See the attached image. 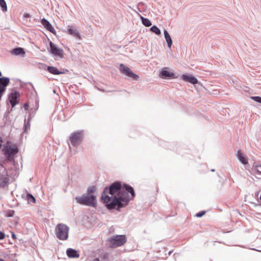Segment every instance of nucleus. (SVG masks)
<instances>
[{
	"label": "nucleus",
	"mask_w": 261,
	"mask_h": 261,
	"mask_svg": "<svg viewBox=\"0 0 261 261\" xmlns=\"http://www.w3.org/2000/svg\"><path fill=\"white\" fill-rule=\"evenodd\" d=\"M9 179L7 175H0V187H5L7 185Z\"/></svg>",
	"instance_id": "18"
},
{
	"label": "nucleus",
	"mask_w": 261,
	"mask_h": 261,
	"mask_svg": "<svg viewBox=\"0 0 261 261\" xmlns=\"http://www.w3.org/2000/svg\"><path fill=\"white\" fill-rule=\"evenodd\" d=\"M119 70L121 73L125 75L127 77L133 80H138L139 76L133 72V71L127 66L123 64L120 65Z\"/></svg>",
	"instance_id": "7"
},
{
	"label": "nucleus",
	"mask_w": 261,
	"mask_h": 261,
	"mask_svg": "<svg viewBox=\"0 0 261 261\" xmlns=\"http://www.w3.org/2000/svg\"><path fill=\"white\" fill-rule=\"evenodd\" d=\"M159 76L163 79L171 80L178 78L179 75H176L174 72L168 71V68L165 67L161 69Z\"/></svg>",
	"instance_id": "9"
},
{
	"label": "nucleus",
	"mask_w": 261,
	"mask_h": 261,
	"mask_svg": "<svg viewBox=\"0 0 261 261\" xmlns=\"http://www.w3.org/2000/svg\"><path fill=\"white\" fill-rule=\"evenodd\" d=\"M12 237L13 239H14L15 240L16 239V237L15 234L14 233H12Z\"/></svg>",
	"instance_id": "36"
},
{
	"label": "nucleus",
	"mask_w": 261,
	"mask_h": 261,
	"mask_svg": "<svg viewBox=\"0 0 261 261\" xmlns=\"http://www.w3.org/2000/svg\"><path fill=\"white\" fill-rule=\"evenodd\" d=\"M127 239L125 235H114L108 239L110 243V247L116 248L123 245L126 242Z\"/></svg>",
	"instance_id": "6"
},
{
	"label": "nucleus",
	"mask_w": 261,
	"mask_h": 261,
	"mask_svg": "<svg viewBox=\"0 0 261 261\" xmlns=\"http://www.w3.org/2000/svg\"><path fill=\"white\" fill-rule=\"evenodd\" d=\"M11 53L14 55H24L25 52L23 48L21 47H18L13 49L11 51Z\"/></svg>",
	"instance_id": "20"
},
{
	"label": "nucleus",
	"mask_w": 261,
	"mask_h": 261,
	"mask_svg": "<svg viewBox=\"0 0 261 261\" xmlns=\"http://www.w3.org/2000/svg\"><path fill=\"white\" fill-rule=\"evenodd\" d=\"M236 156L242 164L244 165L249 164L247 157L242 153L241 150H238Z\"/></svg>",
	"instance_id": "12"
},
{
	"label": "nucleus",
	"mask_w": 261,
	"mask_h": 261,
	"mask_svg": "<svg viewBox=\"0 0 261 261\" xmlns=\"http://www.w3.org/2000/svg\"><path fill=\"white\" fill-rule=\"evenodd\" d=\"M49 51L51 54L54 56L58 57L60 58H62L64 57L63 50L59 48L52 41H50L49 42Z\"/></svg>",
	"instance_id": "8"
},
{
	"label": "nucleus",
	"mask_w": 261,
	"mask_h": 261,
	"mask_svg": "<svg viewBox=\"0 0 261 261\" xmlns=\"http://www.w3.org/2000/svg\"><path fill=\"white\" fill-rule=\"evenodd\" d=\"M180 78L184 81L190 83L194 85L199 83L197 79L192 74H184L181 75Z\"/></svg>",
	"instance_id": "10"
},
{
	"label": "nucleus",
	"mask_w": 261,
	"mask_h": 261,
	"mask_svg": "<svg viewBox=\"0 0 261 261\" xmlns=\"http://www.w3.org/2000/svg\"><path fill=\"white\" fill-rule=\"evenodd\" d=\"M69 230V227L66 224H58L55 228L57 238L60 240H67L68 238Z\"/></svg>",
	"instance_id": "4"
},
{
	"label": "nucleus",
	"mask_w": 261,
	"mask_h": 261,
	"mask_svg": "<svg viewBox=\"0 0 261 261\" xmlns=\"http://www.w3.org/2000/svg\"><path fill=\"white\" fill-rule=\"evenodd\" d=\"M36 202V200L35 199V198L34 197V204Z\"/></svg>",
	"instance_id": "39"
},
{
	"label": "nucleus",
	"mask_w": 261,
	"mask_h": 261,
	"mask_svg": "<svg viewBox=\"0 0 261 261\" xmlns=\"http://www.w3.org/2000/svg\"><path fill=\"white\" fill-rule=\"evenodd\" d=\"M211 171L212 172H214L215 171V169H211Z\"/></svg>",
	"instance_id": "40"
},
{
	"label": "nucleus",
	"mask_w": 261,
	"mask_h": 261,
	"mask_svg": "<svg viewBox=\"0 0 261 261\" xmlns=\"http://www.w3.org/2000/svg\"><path fill=\"white\" fill-rule=\"evenodd\" d=\"M164 35L168 47L171 48L172 45V40L168 32L166 29L164 30Z\"/></svg>",
	"instance_id": "17"
},
{
	"label": "nucleus",
	"mask_w": 261,
	"mask_h": 261,
	"mask_svg": "<svg viewBox=\"0 0 261 261\" xmlns=\"http://www.w3.org/2000/svg\"><path fill=\"white\" fill-rule=\"evenodd\" d=\"M101 261H110V254L108 252L102 253L99 255Z\"/></svg>",
	"instance_id": "21"
},
{
	"label": "nucleus",
	"mask_w": 261,
	"mask_h": 261,
	"mask_svg": "<svg viewBox=\"0 0 261 261\" xmlns=\"http://www.w3.org/2000/svg\"><path fill=\"white\" fill-rule=\"evenodd\" d=\"M0 261H5V260H3V259H0Z\"/></svg>",
	"instance_id": "44"
},
{
	"label": "nucleus",
	"mask_w": 261,
	"mask_h": 261,
	"mask_svg": "<svg viewBox=\"0 0 261 261\" xmlns=\"http://www.w3.org/2000/svg\"><path fill=\"white\" fill-rule=\"evenodd\" d=\"M67 33L75 37L77 39H81V35L77 30L73 27L68 26L67 28Z\"/></svg>",
	"instance_id": "14"
},
{
	"label": "nucleus",
	"mask_w": 261,
	"mask_h": 261,
	"mask_svg": "<svg viewBox=\"0 0 261 261\" xmlns=\"http://www.w3.org/2000/svg\"><path fill=\"white\" fill-rule=\"evenodd\" d=\"M34 91L36 94V96L35 97V110H37L39 107V98L38 96L37 93L36 91L35 88H34Z\"/></svg>",
	"instance_id": "26"
},
{
	"label": "nucleus",
	"mask_w": 261,
	"mask_h": 261,
	"mask_svg": "<svg viewBox=\"0 0 261 261\" xmlns=\"http://www.w3.org/2000/svg\"><path fill=\"white\" fill-rule=\"evenodd\" d=\"M143 5H144V3H143V2H140V3L138 4V6H137V9H138L139 11H140V12H141V10H140V8H139V6H143Z\"/></svg>",
	"instance_id": "32"
},
{
	"label": "nucleus",
	"mask_w": 261,
	"mask_h": 261,
	"mask_svg": "<svg viewBox=\"0 0 261 261\" xmlns=\"http://www.w3.org/2000/svg\"><path fill=\"white\" fill-rule=\"evenodd\" d=\"M24 17H29V14H25L24 15Z\"/></svg>",
	"instance_id": "37"
},
{
	"label": "nucleus",
	"mask_w": 261,
	"mask_h": 261,
	"mask_svg": "<svg viewBox=\"0 0 261 261\" xmlns=\"http://www.w3.org/2000/svg\"><path fill=\"white\" fill-rule=\"evenodd\" d=\"M258 195V193L257 194L256 193H255V196H257Z\"/></svg>",
	"instance_id": "41"
},
{
	"label": "nucleus",
	"mask_w": 261,
	"mask_h": 261,
	"mask_svg": "<svg viewBox=\"0 0 261 261\" xmlns=\"http://www.w3.org/2000/svg\"><path fill=\"white\" fill-rule=\"evenodd\" d=\"M96 191V187L94 186H90L88 188L86 194L89 195H94V193Z\"/></svg>",
	"instance_id": "25"
},
{
	"label": "nucleus",
	"mask_w": 261,
	"mask_h": 261,
	"mask_svg": "<svg viewBox=\"0 0 261 261\" xmlns=\"http://www.w3.org/2000/svg\"><path fill=\"white\" fill-rule=\"evenodd\" d=\"M0 6L3 12H6L7 11V4L4 0H0Z\"/></svg>",
	"instance_id": "27"
},
{
	"label": "nucleus",
	"mask_w": 261,
	"mask_h": 261,
	"mask_svg": "<svg viewBox=\"0 0 261 261\" xmlns=\"http://www.w3.org/2000/svg\"><path fill=\"white\" fill-rule=\"evenodd\" d=\"M75 199L77 203L80 204L93 207L96 206L97 200L95 195H89L85 194L82 196H77Z\"/></svg>",
	"instance_id": "2"
},
{
	"label": "nucleus",
	"mask_w": 261,
	"mask_h": 261,
	"mask_svg": "<svg viewBox=\"0 0 261 261\" xmlns=\"http://www.w3.org/2000/svg\"><path fill=\"white\" fill-rule=\"evenodd\" d=\"M42 24L44 26L46 30L53 33L54 35L56 34V31L51 24L46 19L43 18L41 20Z\"/></svg>",
	"instance_id": "11"
},
{
	"label": "nucleus",
	"mask_w": 261,
	"mask_h": 261,
	"mask_svg": "<svg viewBox=\"0 0 261 261\" xmlns=\"http://www.w3.org/2000/svg\"><path fill=\"white\" fill-rule=\"evenodd\" d=\"M253 167L255 173L261 175V164L255 162L254 163Z\"/></svg>",
	"instance_id": "23"
},
{
	"label": "nucleus",
	"mask_w": 261,
	"mask_h": 261,
	"mask_svg": "<svg viewBox=\"0 0 261 261\" xmlns=\"http://www.w3.org/2000/svg\"><path fill=\"white\" fill-rule=\"evenodd\" d=\"M172 252H173L172 250L169 251V252H168V254L170 255L172 253Z\"/></svg>",
	"instance_id": "38"
},
{
	"label": "nucleus",
	"mask_w": 261,
	"mask_h": 261,
	"mask_svg": "<svg viewBox=\"0 0 261 261\" xmlns=\"http://www.w3.org/2000/svg\"><path fill=\"white\" fill-rule=\"evenodd\" d=\"M5 234L4 232L0 231V240H3L5 238Z\"/></svg>",
	"instance_id": "31"
},
{
	"label": "nucleus",
	"mask_w": 261,
	"mask_h": 261,
	"mask_svg": "<svg viewBox=\"0 0 261 261\" xmlns=\"http://www.w3.org/2000/svg\"><path fill=\"white\" fill-rule=\"evenodd\" d=\"M37 67L40 69H42L47 71V67H48V66L44 63H39L37 65Z\"/></svg>",
	"instance_id": "28"
},
{
	"label": "nucleus",
	"mask_w": 261,
	"mask_h": 261,
	"mask_svg": "<svg viewBox=\"0 0 261 261\" xmlns=\"http://www.w3.org/2000/svg\"><path fill=\"white\" fill-rule=\"evenodd\" d=\"M66 254L69 258H78L80 256L78 251L70 248L66 250Z\"/></svg>",
	"instance_id": "15"
},
{
	"label": "nucleus",
	"mask_w": 261,
	"mask_h": 261,
	"mask_svg": "<svg viewBox=\"0 0 261 261\" xmlns=\"http://www.w3.org/2000/svg\"><path fill=\"white\" fill-rule=\"evenodd\" d=\"M10 80L8 77H0V85L3 86V87L6 89L7 86L9 84Z\"/></svg>",
	"instance_id": "19"
},
{
	"label": "nucleus",
	"mask_w": 261,
	"mask_h": 261,
	"mask_svg": "<svg viewBox=\"0 0 261 261\" xmlns=\"http://www.w3.org/2000/svg\"><path fill=\"white\" fill-rule=\"evenodd\" d=\"M27 198L28 199V200H29L30 198L33 199V195L32 194H28Z\"/></svg>",
	"instance_id": "34"
},
{
	"label": "nucleus",
	"mask_w": 261,
	"mask_h": 261,
	"mask_svg": "<svg viewBox=\"0 0 261 261\" xmlns=\"http://www.w3.org/2000/svg\"><path fill=\"white\" fill-rule=\"evenodd\" d=\"M53 92H54V93H56V90H53Z\"/></svg>",
	"instance_id": "43"
},
{
	"label": "nucleus",
	"mask_w": 261,
	"mask_h": 261,
	"mask_svg": "<svg viewBox=\"0 0 261 261\" xmlns=\"http://www.w3.org/2000/svg\"><path fill=\"white\" fill-rule=\"evenodd\" d=\"M250 98L255 101L261 103V97L259 96H251Z\"/></svg>",
	"instance_id": "29"
},
{
	"label": "nucleus",
	"mask_w": 261,
	"mask_h": 261,
	"mask_svg": "<svg viewBox=\"0 0 261 261\" xmlns=\"http://www.w3.org/2000/svg\"><path fill=\"white\" fill-rule=\"evenodd\" d=\"M84 132L83 130H78L72 133L69 136L71 144L73 147L80 145L83 141Z\"/></svg>",
	"instance_id": "5"
},
{
	"label": "nucleus",
	"mask_w": 261,
	"mask_h": 261,
	"mask_svg": "<svg viewBox=\"0 0 261 261\" xmlns=\"http://www.w3.org/2000/svg\"><path fill=\"white\" fill-rule=\"evenodd\" d=\"M2 76V72L0 71V76Z\"/></svg>",
	"instance_id": "42"
},
{
	"label": "nucleus",
	"mask_w": 261,
	"mask_h": 261,
	"mask_svg": "<svg viewBox=\"0 0 261 261\" xmlns=\"http://www.w3.org/2000/svg\"><path fill=\"white\" fill-rule=\"evenodd\" d=\"M135 197L133 187L125 183L122 184L120 181H115L104 188L100 200L109 211L120 212Z\"/></svg>",
	"instance_id": "1"
},
{
	"label": "nucleus",
	"mask_w": 261,
	"mask_h": 261,
	"mask_svg": "<svg viewBox=\"0 0 261 261\" xmlns=\"http://www.w3.org/2000/svg\"><path fill=\"white\" fill-rule=\"evenodd\" d=\"M141 19L142 23L144 26L146 27H149L152 25V23L149 19L145 18L143 16H141Z\"/></svg>",
	"instance_id": "22"
},
{
	"label": "nucleus",
	"mask_w": 261,
	"mask_h": 261,
	"mask_svg": "<svg viewBox=\"0 0 261 261\" xmlns=\"http://www.w3.org/2000/svg\"><path fill=\"white\" fill-rule=\"evenodd\" d=\"M47 71H48L49 73L54 74V75H59L61 74H65L66 73V72L68 71L67 70H66V71H60L59 69L56 67L52 66H48L47 67Z\"/></svg>",
	"instance_id": "13"
},
{
	"label": "nucleus",
	"mask_w": 261,
	"mask_h": 261,
	"mask_svg": "<svg viewBox=\"0 0 261 261\" xmlns=\"http://www.w3.org/2000/svg\"><path fill=\"white\" fill-rule=\"evenodd\" d=\"M92 261H100V258L96 257V258H94V259Z\"/></svg>",
	"instance_id": "35"
},
{
	"label": "nucleus",
	"mask_w": 261,
	"mask_h": 261,
	"mask_svg": "<svg viewBox=\"0 0 261 261\" xmlns=\"http://www.w3.org/2000/svg\"><path fill=\"white\" fill-rule=\"evenodd\" d=\"M2 151L7 159L9 161H12L14 159V155L18 153V149L15 144L7 142L4 145Z\"/></svg>",
	"instance_id": "3"
},
{
	"label": "nucleus",
	"mask_w": 261,
	"mask_h": 261,
	"mask_svg": "<svg viewBox=\"0 0 261 261\" xmlns=\"http://www.w3.org/2000/svg\"><path fill=\"white\" fill-rule=\"evenodd\" d=\"M150 31L157 35H160L161 34L160 29L155 25H153L150 28Z\"/></svg>",
	"instance_id": "24"
},
{
	"label": "nucleus",
	"mask_w": 261,
	"mask_h": 261,
	"mask_svg": "<svg viewBox=\"0 0 261 261\" xmlns=\"http://www.w3.org/2000/svg\"><path fill=\"white\" fill-rule=\"evenodd\" d=\"M29 106L27 103L24 104L23 108L25 109V110H28L29 109Z\"/></svg>",
	"instance_id": "33"
},
{
	"label": "nucleus",
	"mask_w": 261,
	"mask_h": 261,
	"mask_svg": "<svg viewBox=\"0 0 261 261\" xmlns=\"http://www.w3.org/2000/svg\"><path fill=\"white\" fill-rule=\"evenodd\" d=\"M206 212L205 211H201L196 213L195 216L198 218H200L205 215Z\"/></svg>",
	"instance_id": "30"
},
{
	"label": "nucleus",
	"mask_w": 261,
	"mask_h": 261,
	"mask_svg": "<svg viewBox=\"0 0 261 261\" xmlns=\"http://www.w3.org/2000/svg\"><path fill=\"white\" fill-rule=\"evenodd\" d=\"M19 95V93L17 92H12L9 96L10 102L13 107L17 103V98Z\"/></svg>",
	"instance_id": "16"
}]
</instances>
